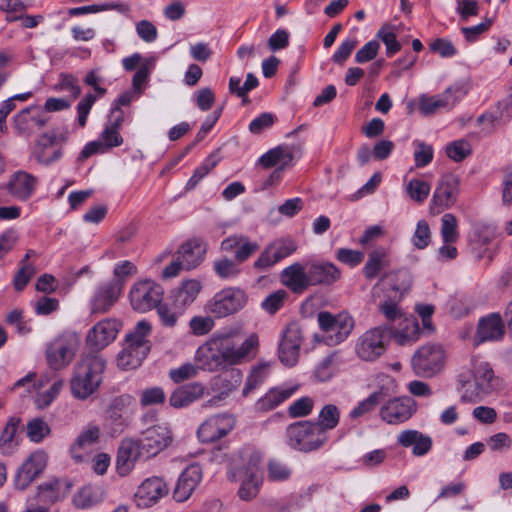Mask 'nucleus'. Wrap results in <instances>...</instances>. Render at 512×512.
Listing matches in <instances>:
<instances>
[{
	"instance_id": "nucleus-19",
	"label": "nucleus",
	"mask_w": 512,
	"mask_h": 512,
	"mask_svg": "<svg viewBox=\"0 0 512 512\" xmlns=\"http://www.w3.org/2000/svg\"><path fill=\"white\" fill-rule=\"evenodd\" d=\"M121 329V323L116 319H104L94 325L86 337L87 345L99 351L112 343Z\"/></svg>"
},
{
	"instance_id": "nucleus-45",
	"label": "nucleus",
	"mask_w": 512,
	"mask_h": 512,
	"mask_svg": "<svg viewBox=\"0 0 512 512\" xmlns=\"http://www.w3.org/2000/svg\"><path fill=\"white\" fill-rule=\"evenodd\" d=\"M72 501L77 509H89L102 501V492L97 488L85 486L77 491Z\"/></svg>"
},
{
	"instance_id": "nucleus-17",
	"label": "nucleus",
	"mask_w": 512,
	"mask_h": 512,
	"mask_svg": "<svg viewBox=\"0 0 512 512\" xmlns=\"http://www.w3.org/2000/svg\"><path fill=\"white\" fill-rule=\"evenodd\" d=\"M138 440L145 452V458L148 459L165 449L172 438L166 424H156L144 430Z\"/></svg>"
},
{
	"instance_id": "nucleus-63",
	"label": "nucleus",
	"mask_w": 512,
	"mask_h": 512,
	"mask_svg": "<svg viewBox=\"0 0 512 512\" xmlns=\"http://www.w3.org/2000/svg\"><path fill=\"white\" fill-rule=\"evenodd\" d=\"M411 241L417 249H424L429 245L431 241V231L427 221H418Z\"/></svg>"
},
{
	"instance_id": "nucleus-47",
	"label": "nucleus",
	"mask_w": 512,
	"mask_h": 512,
	"mask_svg": "<svg viewBox=\"0 0 512 512\" xmlns=\"http://www.w3.org/2000/svg\"><path fill=\"white\" fill-rule=\"evenodd\" d=\"M239 264L240 263L236 262L235 259L232 260L227 257H223L214 261L213 269L219 278L223 280H231L240 275L241 269Z\"/></svg>"
},
{
	"instance_id": "nucleus-35",
	"label": "nucleus",
	"mask_w": 512,
	"mask_h": 512,
	"mask_svg": "<svg viewBox=\"0 0 512 512\" xmlns=\"http://www.w3.org/2000/svg\"><path fill=\"white\" fill-rule=\"evenodd\" d=\"M72 484L66 479L52 478L38 486V499L40 502L53 504L70 492Z\"/></svg>"
},
{
	"instance_id": "nucleus-14",
	"label": "nucleus",
	"mask_w": 512,
	"mask_h": 512,
	"mask_svg": "<svg viewBox=\"0 0 512 512\" xmlns=\"http://www.w3.org/2000/svg\"><path fill=\"white\" fill-rule=\"evenodd\" d=\"M416 410L417 404L411 397H396L382 405L379 416L387 424L398 425L408 421Z\"/></svg>"
},
{
	"instance_id": "nucleus-21",
	"label": "nucleus",
	"mask_w": 512,
	"mask_h": 512,
	"mask_svg": "<svg viewBox=\"0 0 512 512\" xmlns=\"http://www.w3.org/2000/svg\"><path fill=\"white\" fill-rule=\"evenodd\" d=\"M47 454L42 450L33 452L18 469L15 477L17 489H26L45 469Z\"/></svg>"
},
{
	"instance_id": "nucleus-3",
	"label": "nucleus",
	"mask_w": 512,
	"mask_h": 512,
	"mask_svg": "<svg viewBox=\"0 0 512 512\" xmlns=\"http://www.w3.org/2000/svg\"><path fill=\"white\" fill-rule=\"evenodd\" d=\"M151 333V324L139 321L134 330L126 335L122 350L117 355V366L122 370L138 368L150 351L147 337Z\"/></svg>"
},
{
	"instance_id": "nucleus-48",
	"label": "nucleus",
	"mask_w": 512,
	"mask_h": 512,
	"mask_svg": "<svg viewBox=\"0 0 512 512\" xmlns=\"http://www.w3.org/2000/svg\"><path fill=\"white\" fill-rule=\"evenodd\" d=\"M292 157L291 152L281 147H277L263 154L260 157L259 162L265 168H270L275 165L287 166L292 160Z\"/></svg>"
},
{
	"instance_id": "nucleus-11",
	"label": "nucleus",
	"mask_w": 512,
	"mask_h": 512,
	"mask_svg": "<svg viewBox=\"0 0 512 512\" xmlns=\"http://www.w3.org/2000/svg\"><path fill=\"white\" fill-rule=\"evenodd\" d=\"M231 479L250 477L262 481L261 455L254 448L247 447L234 454L230 459Z\"/></svg>"
},
{
	"instance_id": "nucleus-12",
	"label": "nucleus",
	"mask_w": 512,
	"mask_h": 512,
	"mask_svg": "<svg viewBox=\"0 0 512 512\" xmlns=\"http://www.w3.org/2000/svg\"><path fill=\"white\" fill-rule=\"evenodd\" d=\"M318 323L326 336L329 345H337L343 342L351 333L354 327L353 318L347 313H340L337 316L329 312L318 314Z\"/></svg>"
},
{
	"instance_id": "nucleus-64",
	"label": "nucleus",
	"mask_w": 512,
	"mask_h": 512,
	"mask_svg": "<svg viewBox=\"0 0 512 512\" xmlns=\"http://www.w3.org/2000/svg\"><path fill=\"white\" fill-rule=\"evenodd\" d=\"M62 387L63 381L61 379L55 380L47 391H44L37 395L35 399L36 406L40 409L49 406L59 395Z\"/></svg>"
},
{
	"instance_id": "nucleus-8",
	"label": "nucleus",
	"mask_w": 512,
	"mask_h": 512,
	"mask_svg": "<svg viewBox=\"0 0 512 512\" xmlns=\"http://www.w3.org/2000/svg\"><path fill=\"white\" fill-rule=\"evenodd\" d=\"M247 301L248 297L244 290L228 287L217 292L207 302L205 309L217 318H224L243 309Z\"/></svg>"
},
{
	"instance_id": "nucleus-60",
	"label": "nucleus",
	"mask_w": 512,
	"mask_h": 512,
	"mask_svg": "<svg viewBox=\"0 0 512 512\" xmlns=\"http://www.w3.org/2000/svg\"><path fill=\"white\" fill-rule=\"evenodd\" d=\"M278 259L276 258L273 250L267 244L262 252L259 254L258 258L253 263V269L258 273H263L269 271L273 266L278 263Z\"/></svg>"
},
{
	"instance_id": "nucleus-50",
	"label": "nucleus",
	"mask_w": 512,
	"mask_h": 512,
	"mask_svg": "<svg viewBox=\"0 0 512 512\" xmlns=\"http://www.w3.org/2000/svg\"><path fill=\"white\" fill-rule=\"evenodd\" d=\"M385 395L383 389L373 392L350 411L349 417L356 419L373 411Z\"/></svg>"
},
{
	"instance_id": "nucleus-62",
	"label": "nucleus",
	"mask_w": 512,
	"mask_h": 512,
	"mask_svg": "<svg viewBox=\"0 0 512 512\" xmlns=\"http://www.w3.org/2000/svg\"><path fill=\"white\" fill-rule=\"evenodd\" d=\"M431 186L428 182L412 179L407 185V193L416 202H423L429 195Z\"/></svg>"
},
{
	"instance_id": "nucleus-25",
	"label": "nucleus",
	"mask_w": 512,
	"mask_h": 512,
	"mask_svg": "<svg viewBox=\"0 0 512 512\" xmlns=\"http://www.w3.org/2000/svg\"><path fill=\"white\" fill-rule=\"evenodd\" d=\"M169 488L162 478L150 477L144 480L135 493L139 507H150L168 494Z\"/></svg>"
},
{
	"instance_id": "nucleus-4",
	"label": "nucleus",
	"mask_w": 512,
	"mask_h": 512,
	"mask_svg": "<svg viewBox=\"0 0 512 512\" xmlns=\"http://www.w3.org/2000/svg\"><path fill=\"white\" fill-rule=\"evenodd\" d=\"M410 280L407 271L398 270L396 272L385 274L373 288V295L376 297L379 291L390 290L386 300L379 305L380 311L388 320L402 318V312L398 306V301L403 293L409 288Z\"/></svg>"
},
{
	"instance_id": "nucleus-36",
	"label": "nucleus",
	"mask_w": 512,
	"mask_h": 512,
	"mask_svg": "<svg viewBox=\"0 0 512 512\" xmlns=\"http://www.w3.org/2000/svg\"><path fill=\"white\" fill-rule=\"evenodd\" d=\"M205 387L199 382H193L178 387L171 394L169 404L174 408L187 407L204 396Z\"/></svg>"
},
{
	"instance_id": "nucleus-6",
	"label": "nucleus",
	"mask_w": 512,
	"mask_h": 512,
	"mask_svg": "<svg viewBox=\"0 0 512 512\" xmlns=\"http://www.w3.org/2000/svg\"><path fill=\"white\" fill-rule=\"evenodd\" d=\"M80 347V337L65 331L50 341L46 348V360L53 370H62L74 360Z\"/></svg>"
},
{
	"instance_id": "nucleus-33",
	"label": "nucleus",
	"mask_w": 512,
	"mask_h": 512,
	"mask_svg": "<svg viewBox=\"0 0 512 512\" xmlns=\"http://www.w3.org/2000/svg\"><path fill=\"white\" fill-rule=\"evenodd\" d=\"M280 280L294 293H302L310 286L308 270L298 262L283 269Z\"/></svg>"
},
{
	"instance_id": "nucleus-30",
	"label": "nucleus",
	"mask_w": 512,
	"mask_h": 512,
	"mask_svg": "<svg viewBox=\"0 0 512 512\" xmlns=\"http://www.w3.org/2000/svg\"><path fill=\"white\" fill-rule=\"evenodd\" d=\"M458 92L459 89L448 88L444 93L435 96L423 94L418 100L419 110L423 115L428 116L439 109H451L459 100Z\"/></svg>"
},
{
	"instance_id": "nucleus-42",
	"label": "nucleus",
	"mask_w": 512,
	"mask_h": 512,
	"mask_svg": "<svg viewBox=\"0 0 512 512\" xmlns=\"http://www.w3.org/2000/svg\"><path fill=\"white\" fill-rule=\"evenodd\" d=\"M19 419L11 418L0 435V453L4 456L12 455L19 445L17 430Z\"/></svg>"
},
{
	"instance_id": "nucleus-58",
	"label": "nucleus",
	"mask_w": 512,
	"mask_h": 512,
	"mask_svg": "<svg viewBox=\"0 0 512 512\" xmlns=\"http://www.w3.org/2000/svg\"><path fill=\"white\" fill-rule=\"evenodd\" d=\"M269 246L279 262L293 254L297 249L295 241L291 238L275 239L269 243Z\"/></svg>"
},
{
	"instance_id": "nucleus-22",
	"label": "nucleus",
	"mask_w": 512,
	"mask_h": 512,
	"mask_svg": "<svg viewBox=\"0 0 512 512\" xmlns=\"http://www.w3.org/2000/svg\"><path fill=\"white\" fill-rule=\"evenodd\" d=\"M134 399L128 394L115 397L107 411L106 421L115 431H122L131 421Z\"/></svg>"
},
{
	"instance_id": "nucleus-49",
	"label": "nucleus",
	"mask_w": 512,
	"mask_h": 512,
	"mask_svg": "<svg viewBox=\"0 0 512 512\" xmlns=\"http://www.w3.org/2000/svg\"><path fill=\"white\" fill-rule=\"evenodd\" d=\"M440 234L443 243H455L459 239L458 219L452 213L441 217Z\"/></svg>"
},
{
	"instance_id": "nucleus-18",
	"label": "nucleus",
	"mask_w": 512,
	"mask_h": 512,
	"mask_svg": "<svg viewBox=\"0 0 512 512\" xmlns=\"http://www.w3.org/2000/svg\"><path fill=\"white\" fill-rule=\"evenodd\" d=\"M138 439L126 438L120 443L116 459V471L118 475L125 477L135 468L140 458H145V452L141 448Z\"/></svg>"
},
{
	"instance_id": "nucleus-34",
	"label": "nucleus",
	"mask_w": 512,
	"mask_h": 512,
	"mask_svg": "<svg viewBox=\"0 0 512 512\" xmlns=\"http://www.w3.org/2000/svg\"><path fill=\"white\" fill-rule=\"evenodd\" d=\"M307 270L310 286L331 285L341 277L340 270L330 262H313Z\"/></svg>"
},
{
	"instance_id": "nucleus-26",
	"label": "nucleus",
	"mask_w": 512,
	"mask_h": 512,
	"mask_svg": "<svg viewBox=\"0 0 512 512\" xmlns=\"http://www.w3.org/2000/svg\"><path fill=\"white\" fill-rule=\"evenodd\" d=\"M64 141V135H57L52 132L44 134L38 140L34 150L36 160L46 166L58 161L62 156V150L58 144Z\"/></svg>"
},
{
	"instance_id": "nucleus-23",
	"label": "nucleus",
	"mask_w": 512,
	"mask_h": 512,
	"mask_svg": "<svg viewBox=\"0 0 512 512\" xmlns=\"http://www.w3.org/2000/svg\"><path fill=\"white\" fill-rule=\"evenodd\" d=\"M302 334L296 324H291L285 329L279 344V359L285 366H294L298 362Z\"/></svg>"
},
{
	"instance_id": "nucleus-59",
	"label": "nucleus",
	"mask_w": 512,
	"mask_h": 512,
	"mask_svg": "<svg viewBox=\"0 0 512 512\" xmlns=\"http://www.w3.org/2000/svg\"><path fill=\"white\" fill-rule=\"evenodd\" d=\"M414 161L417 168L427 166L433 160V148L422 141H414Z\"/></svg>"
},
{
	"instance_id": "nucleus-28",
	"label": "nucleus",
	"mask_w": 512,
	"mask_h": 512,
	"mask_svg": "<svg viewBox=\"0 0 512 512\" xmlns=\"http://www.w3.org/2000/svg\"><path fill=\"white\" fill-rule=\"evenodd\" d=\"M122 291L119 281H108L99 285L91 299L92 313H105L116 303Z\"/></svg>"
},
{
	"instance_id": "nucleus-38",
	"label": "nucleus",
	"mask_w": 512,
	"mask_h": 512,
	"mask_svg": "<svg viewBox=\"0 0 512 512\" xmlns=\"http://www.w3.org/2000/svg\"><path fill=\"white\" fill-rule=\"evenodd\" d=\"M398 443L403 447L413 446L412 453L415 456L427 454L432 447L431 437L417 430H405L398 435Z\"/></svg>"
},
{
	"instance_id": "nucleus-7",
	"label": "nucleus",
	"mask_w": 512,
	"mask_h": 512,
	"mask_svg": "<svg viewBox=\"0 0 512 512\" xmlns=\"http://www.w3.org/2000/svg\"><path fill=\"white\" fill-rule=\"evenodd\" d=\"M217 337L228 366L248 362L257 354L259 338L254 333L250 334L243 341H239V338L233 334H223Z\"/></svg>"
},
{
	"instance_id": "nucleus-61",
	"label": "nucleus",
	"mask_w": 512,
	"mask_h": 512,
	"mask_svg": "<svg viewBox=\"0 0 512 512\" xmlns=\"http://www.w3.org/2000/svg\"><path fill=\"white\" fill-rule=\"evenodd\" d=\"M54 90L69 93L71 100L76 99L81 93L77 78L64 73L60 75L59 82L54 86Z\"/></svg>"
},
{
	"instance_id": "nucleus-39",
	"label": "nucleus",
	"mask_w": 512,
	"mask_h": 512,
	"mask_svg": "<svg viewBox=\"0 0 512 512\" xmlns=\"http://www.w3.org/2000/svg\"><path fill=\"white\" fill-rule=\"evenodd\" d=\"M390 264L388 251L383 247H379L369 253L363 273L366 278L374 279L383 269L388 268Z\"/></svg>"
},
{
	"instance_id": "nucleus-44",
	"label": "nucleus",
	"mask_w": 512,
	"mask_h": 512,
	"mask_svg": "<svg viewBox=\"0 0 512 512\" xmlns=\"http://www.w3.org/2000/svg\"><path fill=\"white\" fill-rule=\"evenodd\" d=\"M271 362H259L251 368L243 388V395H248L251 391L262 385L268 378L271 371Z\"/></svg>"
},
{
	"instance_id": "nucleus-5",
	"label": "nucleus",
	"mask_w": 512,
	"mask_h": 512,
	"mask_svg": "<svg viewBox=\"0 0 512 512\" xmlns=\"http://www.w3.org/2000/svg\"><path fill=\"white\" fill-rule=\"evenodd\" d=\"M288 445L300 452H311L320 449L328 440L327 433L312 421H299L286 429Z\"/></svg>"
},
{
	"instance_id": "nucleus-52",
	"label": "nucleus",
	"mask_w": 512,
	"mask_h": 512,
	"mask_svg": "<svg viewBox=\"0 0 512 512\" xmlns=\"http://www.w3.org/2000/svg\"><path fill=\"white\" fill-rule=\"evenodd\" d=\"M202 370L198 363L193 364L186 362L177 368L169 370V377L174 383H181L186 380L195 378L199 371Z\"/></svg>"
},
{
	"instance_id": "nucleus-13",
	"label": "nucleus",
	"mask_w": 512,
	"mask_h": 512,
	"mask_svg": "<svg viewBox=\"0 0 512 512\" xmlns=\"http://www.w3.org/2000/svg\"><path fill=\"white\" fill-rule=\"evenodd\" d=\"M459 184L458 177L453 174H445L440 178L430 204L433 214H439L455 205L459 194Z\"/></svg>"
},
{
	"instance_id": "nucleus-16",
	"label": "nucleus",
	"mask_w": 512,
	"mask_h": 512,
	"mask_svg": "<svg viewBox=\"0 0 512 512\" xmlns=\"http://www.w3.org/2000/svg\"><path fill=\"white\" fill-rule=\"evenodd\" d=\"M195 362L200 365L202 370L209 372L228 367L217 336L212 337L196 350Z\"/></svg>"
},
{
	"instance_id": "nucleus-37",
	"label": "nucleus",
	"mask_w": 512,
	"mask_h": 512,
	"mask_svg": "<svg viewBox=\"0 0 512 512\" xmlns=\"http://www.w3.org/2000/svg\"><path fill=\"white\" fill-rule=\"evenodd\" d=\"M100 436V429L97 426H87L76 438L70 448L72 458L81 462L88 450L97 443Z\"/></svg>"
},
{
	"instance_id": "nucleus-2",
	"label": "nucleus",
	"mask_w": 512,
	"mask_h": 512,
	"mask_svg": "<svg viewBox=\"0 0 512 512\" xmlns=\"http://www.w3.org/2000/svg\"><path fill=\"white\" fill-rule=\"evenodd\" d=\"M106 361L98 355L83 357L75 366L70 381V389L74 398L85 400L95 393L103 380Z\"/></svg>"
},
{
	"instance_id": "nucleus-29",
	"label": "nucleus",
	"mask_w": 512,
	"mask_h": 512,
	"mask_svg": "<svg viewBox=\"0 0 512 512\" xmlns=\"http://www.w3.org/2000/svg\"><path fill=\"white\" fill-rule=\"evenodd\" d=\"M203 477L202 469L198 464H191L180 474L173 491V498L177 502H184L190 498Z\"/></svg>"
},
{
	"instance_id": "nucleus-57",
	"label": "nucleus",
	"mask_w": 512,
	"mask_h": 512,
	"mask_svg": "<svg viewBox=\"0 0 512 512\" xmlns=\"http://www.w3.org/2000/svg\"><path fill=\"white\" fill-rule=\"evenodd\" d=\"M202 289L201 282L196 279H189L182 282L178 291V298L184 304H191Z\"/></svg>"
},
{
	"instance_id": "nucleus-56",
	"label": "nucleus",
	"mask_w": 512,
	"mask_h": 512,
	"mask_svg": "<svg viewBox=\"0 0 512 512\" xmlns=\"http://www.w3.org/2000/svg\"><path fill=\"white\" fill-rule=\"evenodd\" d=\"M218 163V159L215 155H210L207 157L204 162L198 166L193 175L186 183V189L192 190L196 187V185L210 172L212 171Z\"/></svg>"
},
{
	"instance_id": "nucleus-53",
	"label": "nucleus",
	"mask_w": 512,
	"mask_h": 512,
	"mask_svg": "<svg viewBox=\"0 0 512 512\" xmlns=\"http://www.w3.org/2000/svg\"><path fill=\"white\" fill-rule=\"evenodd\" d=\"M218 163V159L215 155H210L207 157L204 162L198 166L193 175L186 183V189L192 190L196 187V185L210 172L212 171Z\"/></svg>"
},
{
	"instance_id": "nucleus-54",
	"label": "nucleus",
	"mask_w": 512,
	"mask_h": 512,
	"mask_svg": "<svg viewBox=\"0 0 512 512\" xmlns=\"http://www.w3.org/2000/svg\"><path fill=\"white\" fill-rule=\"evenodd\" d=\"M218 163V159L215 155H210L207 157L204 162L198 166L193 175L186 183V189L192 190L196 187V185L210 172L212 171Z\"/></svg>"
},
{
	"instance_id": "nucleus-1",
	"label": "nucleus",
	"mask_w": 512,
	"mask_h": 512,
	"mask_svg": "<svg viewBox=\"0 0 512 512\" xmlns=\"http://www.w3.org/2000/svg\"><path fill=\"white\" fill-rule=\"evenodd\" d=\"M471 377L466 374L458 376V390L463 402H477L483 396L489 395L495 388V373L489 362L480 356H472L470 359Z\"/></svg>"
},
{
	"instance_id": "nucleus-15",
	"label": "nucleus",
	"mask_w": 512,
	"mask_h": 512,
	"mask_svg": "<svg viewBox=\"0 0 512 512\" xmlns=\"http://www.w3.org/2000/svg\"><path fill=\"white\" fill-rule=\"evenodd\" d=\"M385 350L384 331L379 327L364 332L355 344V353L363 361H375Z\"/></svg>"
},
{
	"instance_id": "nucleus-41",
	"label": "nucleus",
	"mask_w": 512,
	"mask_h": 512,
	"mask_svg": "<svg viewBox=\"0 0 512 512\" xmlns=\"http://www.w3.org/2000/svg\"><path fill=\"white\" fill-rule=\"evenodd\" d=\"M117 110L119 111V115H116L115 118L105 126L99 137L107 150L118 147L123 143V138L120 135L119 129L124 120V116L122 110H119L118 108Z\"/></svg>"
},
{
	"instance_id": "nucleus-55",
	"label": "nucleus",
	"mask_w": 512,
	"mask_h": 512,
	"mask_svg": "<svg viewBox=\"0 0 512 512\" xmlns=\"http://www.w3.org/2000/svg\"><path fill=\"white\" fill-rule=\"evenodd\" d=\"M218 163V159L215 155H210L207 157L204 162L198 166L193 175L186 183V189L192 190L196 187V185L210 172L212 171Z\"/></svg>"
},
{
	"instance_id": "nucleus-9",
	"label": "nucleus",
	"mask_w": 512,
	"mask_h": 512,
	"mask_svg": "<svg viewBox=\"0 0 512 512\" xmlns=\"http://www.w3.org/2000/svg\"><path fill=\"white\" fill-rule=\"evenodd\" d=\"M445 364V352L440 345L427 344L421 346L412 357L414 372L421 377H433Z\"/></svg>"
},
{
	"instance_id": "nucleus-31",
	"label": "nucleus",
	"mask_w": 512,
	"mask_h": 512,
	"mask_svg": "<svg viewBox=\"0 0 512 512\" xmlns=\"http://www.w3.org/2000/svg\"><path fill=\"white\" fill-rule=\"evenodd\" d=\"M36 185L37 179L33 175L25 171H17L10 176L6 189L12 197L27 200L34 192Z\"/></svg>"
},
{
	"instance_id": "nucleus-20",
	"label": "nucleus",
	"mask_w": 512,
	"mask_h": 512,
	"mask_svg": "<svg viewBox=\"0 0 512 512\" xmlns=\"http://www.w3.org/2000/svg\"><path fill=\"white\" fill-rule=\"evenodd\" d=\"M235 419L229 414H218L209 417L198 428L197 434L202 442H214L226 436L234 428Z\"/></svg>"
},
{
	"instance_id": "nucleus-43",
	"label": "nucleus",
	"mask_w": 512,
	"mask_h": 512,
	"mask_svg": "<svg viewBox=\"0 0 512 512\" xmlns=\"http://www.w3.org/2000/svg\"><path fill=\"white\" fill-rule=\"evenodd\" d=\"M391 333L399 345L410 344L418 338L419 325L413 318H403L399 323V328L392 330Z\"/></svg>"
},
{
	"instance_id": "nucleus-51",
	"label": "nucleus",
	"mask_w": 512,
	"mask_h": 512,
	"mask_svg": "<svg viewBox=\"0 0 512 512\" xmlns=\"http://www.w3.org/2000/svg\"><path fill=\"white\" fill-rule=\"evenodd\" d=\"M377 37L386 46L388 56H392L400 51L401 45L397 41L396 28L390 24L383 25L377 32Z\"/></svg>"
},
{
	"instance_id": "nucleus-32",
	"label": "nucleus",
	"mask_w": 512,
	"mask_h": 512,
	"mask_svg": "<svg viewBox=\"0 0 512 512\" xmlns=\"http://www.w3.org/2000/svg\"><path fill=\"white\" fill-rule=\"evenodd\" d=\"M206 252V243L196 238L182 244L176 254L182 261L185 270H191L203 262Z\"/></svg>"
},
{
	"instance_id": "nucleus-40",
	"label": "nucleus",
	"mask_w": 512,
	"mask_h": 512,
	"mask_svg": "<svg viewBox=\"0 0 512 512\" xmlns=\"http://www.w3.org/2000/svg\"><path fill=\"white\" fill-rule=\"evenodd\" d=\"M297 386H282L270 389L257 403L262 411H269L290 398L296 391Z\"/></svg>"
},
{
	"instance_id": "nucleus-27",
	"label": "nucleus",
	"mask_w": 512,
	"mask_h": 512,
	"mask_svg": "<svg viewBox=\"0 0 512 512\" xmlns=\"http://www.w3.org/2000/svg\"><path fill=\"white\" fill-rule=\"evenodd\" d=\"M505 334L504 322L500 314L492 313L480 318L474 336L475 345L484 342L499 341Z\"/></svg>"
},
{
	"instance_id": "nucleus-24",
	"label": "nucleus",
	"mask_w": 512,
	"mask_h": 512,
	"mask_svg": "<svg viewBox=\"0 0 512 512\" xmlns=\"http://www.w3.org/2000/svg\"><path fill=\"white\" fill-rule=\"evenodd\" d=\"M47 121L43 110L36 105L27 107L14 116L15 128L22 136H30L39 131Z\"/></svg>"
},
{
	"instance_id": "nucleus-10",
	"label": "nucleus",
	"mask_w": 512,
	"mask_h": 512,
	"mask_svg": "<svg viewBox=\"0 0 512 512\" xmlns=\"http://www.w3.org/2000/svg\"><path fill=\"white\" fill-rule=\"evenodd\" d=\"M162 297V287L149 279L136 282L129 292L132 308L141 313L156 308L161 303Z\"/></svg>"
},
{
	"instance_id": "nucleus-46",
	"label": "nucleus",
	"mask_w": 512,
	"mask_h": 512,
	"mask_svg": "<svg viewBox=\"0 0 512 512\" xmlns=\"http://www.w3.org/2000/svg\"><path fill=\"white\" fill-rule=\"evenodd\" d=\"M340 420V411L334 404H326L322 407L318 415V421L315 425L321 428V431L327 433L334 429Z\"/></svg>"
}]
</instances>
